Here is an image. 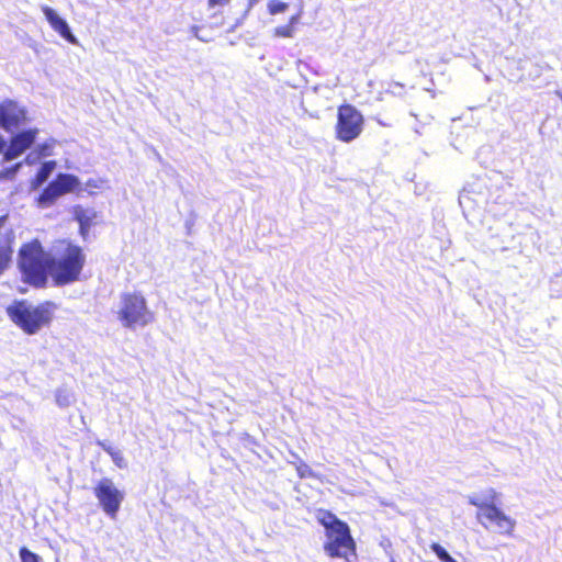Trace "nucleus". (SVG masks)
<instances>
[{"mask_svg": "<svg viewBox=\"0 0 562 562\" xmlns=\"http://www.w3.org/2000/svg\"><path fill=\"white\" fill-rule=\"evenodd\" d=\"M258 0H249V7H252Z\"/></svg>", "mask_w": 562, "mask_h": 562, "instance_id": "a878e982", "label": "nucleus"}, {"mask_svg": "<svg viewBox=\"0 0 562 562\" xmlns=\"http://www.w3.org/2000/svg\"><path fill=\"white\" fill-rule=\"evenodd\" d=\"M315 517L325 529L326 540L323 548L329 558L349 561L350 557H356V541L346 521L324 508H318Z\"/></svg>", "mask_w": 562, "mask_h": 562, "instance_id": "f03ea898", "label": "nucleus"}, {"mask_svg": "<svg viewBox=\"0 0 562 562\" xmlns=\"http://www.w3.org/2000/svg\"><path fill=\"white\" fill-rule=\"evenodd\" d=\"M29 121L27 110L18 101L4 99L0 102V127L5 132L20 130Z\"/></svg>", "mask_w": 562, "mask_h": 562, "instance_id": "6e6552de", "label": "nucleus"}, {"mask_svg": "<svg viewBox=\"0 0 562 562\" xmlns=\"http://www.w3.org/2000/svg\"><path fill=\"white\" fill-rule=\"evenodd\" d=\"M231 0H207L210 10L228 5Z\"/></svg>", "mask_w": 562, "mask_h": 562, "instance_id": "b1692460", "label": "nucleus"}, {"mask_svg": "<svg viewBox=\"0 0 562 562\" xmlns=\"http://www.w3.org/2000/svg\"><path fill=\"white\" fill-rule=\"evenodd\" d=\"M56 168L55 160H48L42 164L34 178L31 180V187L37 189L41 187L52 175Z\"/></svg>", "mask_w": 562, "mask_h": 562, "instance_id": "4468645a", "label": "nucleus"}, {"mask_svg": "<svg viewBox=\"0 0 562 562\" xmlns=\"http://www.w3.org/2000/svg\"><path fill=\"white\" fill-rule=\"evenodd\" d=\"M57 305L52 301H44L32 305L26 300H15L5 312L10 321L24 334L35 335L41 329L49 327Z\"/></svg>", "mask_w": 562, "mask_h": 562, "instance_id": "7ed1b4c3", "label": "nucleus"}, {"mask_svg": "<svg viewBox=\"0 0 562 562\" xmlns=\"http://www.w3.org/2000/svg\"><path fill=\"white\" fill-rule=\"evenodd\" d=\"M288 8H289L288 3L278 1V0H272L268 3V11L272 15L282 13V12L286 11Z\"/></svg>", "mask_w": 562, "mask_h": 562, "instance_id": "aec40b11", "label": "nucleus"}, {"mask_svg": "<svg viewBox=\"0 0 562 562\" xmlns=\"http://www.w3.org/2000/svg\"><path fill=\"white\" fill-rule=\"evenodd\" d=\"M42 12L44 13L47 22L49 23L50 27L58 33L64 40L71 44H76L77 40L75 35L71 33L68 23L61 19L54 9H52L48 5L42 7Z\"/></svg>", "mask_w": 562, "mask_h": 562, "instance_id": "9b49d317", "label": "nucleus"}, {"mask_svg": "<svg viewBox=\"0 0 562 562\" xmlns=\"http://www.w3.org/2000/svg\"><path fill=\"white\" fill-rule=\"evenodd\" d=\"M87 255L85 248L72 240H57L53 252H47L34 238L21 245L18 266L25 283L42 289L48 278L55 286H65L81 280Z\"/></svg>", "mask_w": 562, "mask_h": 562, "instance_id": "f257e3e1", "label": "nucleus"}, {"mask_svg": "<svg viewBox=\"0 0 562 562\" xmlns=\"http://www.w3.org/2000/svg\"><path fill=\"white\" fill-rule=\"evenodd\" d=\"M300 18H301V15L299 13L292 15L285 25L277 26L273 30V35L277 37H284V38L293 37L295 30H296V25L300 22Z\"/></svg>", "mask_w": 562, "mask_h": 562, "instance_id": "dca6fc26", "label": "nucleus"}, {"mask_svg": "<svg viewBox=\"0 0 562 562\" xmlns=\"http://www.w3.org/2000/svg\"><path fill=\"white\" fill-rule=\"evenodd\" d=\"M9 220V214L0 215V274H2L12 263L15 233L13 228H4Z\"/></svg>", "mask_w": 562, "mask_h": 562, "instance_id": "9d476101", "label": "nucleus"}, {"mask_svg": "<svg viewBox=\"0 0 562 562\" xmlns=\"http://www.w3.org/2000/svg\"><path fill=\"white\" fill-rule=\"evenodd\" d=\"M19 553L22 562H41L40 557L25 547H22Z\"/></svg>", "mask_w": 562, "mask_h": 562, "instance_id": "4be33fe9", "label": "nucleus"}, {"mask_svg": "<svg viewBox=\"0 0 562 562\" xmlns=\"http://www.w3.org/2000/svg\"><path fill=\"white\" fill-rule=\"evenodd\" d=\"M405 91V86L401 82H392L389 86L387 92L393 95H401Z\"/></svg>", "mask_w": 562, "mask_h": 562, "instance_id": "5701e85b", "label": "nucleus"}, {"mask_svg": "<svg viewBox=\"0 0 562 562\" xmlns=\"http://www.w3.org/2000/svg\"><path fill=\"white\" fill-rule=\"evenodd\" d=\"M117 318L126 328L145 327L154 322V313L140 292H126L121 295Z\"/></svg>", "mask_w": 562, "mask_h": 562, "instance_id": "20e7f679", "label": "nucleus"}, {"mask_svg": "<svg viewBox=\"0 0 562 562\" xmlns=\"http://www.w3.org/2000/svg\"><path fill=\"white\" fill-rule=\"evenodd\" d=\"M25 162H26V164H31L30 156H27V157L25 158Z\"/></svg>", "mask_w": 562, "mask_h": 562, "instance_id": "bb28decb", "label": "nucleus"}, {"mask_svg": "<svg viewBox=\"0 0 562 562\" xmlns=\"http://www.w3.org/2000/svg\"><path fill=\"white\" fill-rule=\"evenodd\" d=\"M61 196L56 189V184L50 181L40 193L37 198V204L43 207L53 205L56 200Z\"/></svg>", "mask_w": 562, "mask_h": 562, "instance_id": "2eb2a0df", "label": "nucleus"}, {"mask_svg": "<svg viewBox=\"0 0 562 562\" xmlns=\"http://www.w3.org/2000/svg\"><path fill=\"white\" fill-rule=\"evenodd\" d=\"M364 128V117L361 112L350 103L340 104L337 109L335 137L342 143L357 139Z\"/></svg>", "mask_w": 562, "mask_h": 562, "instance_id": "39448f33", "label": "nucleus"}, {"mask_svg": "<svg viewBox=\"0 0 562 562\" xmlns=\"http://www.w3.org/2000/svg\"><path fill=\"white\" fill-rule=\"evenodd\" d=\"M470 504L477 508L476 519L483 527H494L502 535H513L516 526L515 520L508 517L493 503L481 502L473 498L470 499Z\"/></svg>", "mask_w": 562, "mask_h": 562, "instance_id": "423d86ee", "label": "nucleus"}, {"mask_svg": "<svg viewBox=\"0 0 562 562\" xmlns=\"http://www.w3.org/2000/svg\"><path fill=\"white\" fill-rule=\"evenodd\" d=\"M5 145H7L5 139H4V137L0 134V154H3L4 148H5Z\"/></svg>", "mask_w": 562, "mask_h": 562, "instance_id": "393cba45", "label": "nucleus"}, {"mask_svg": "<svg viewBox=\"0 0 562 562\" xmlns=\"http://www.w3.org/2000/svg\"><path fill=\"white\" fill-rule=\"evenodd\" d=\"M99 445L112 458V460L116 467H119L121 469L126 467V461H125L123 454L121 453V451L114 449L111 446H105L104 443H99Z\"/></svg>", "mask_w": 562, "mask_h": 562, "instance_id": "f3484780", "label": "nucleus"}, {"mask_svg": "<svg viewBox=\"0 0 562 562\" xmlns=\"http://www.w3.org/2000/svg\"><path fill=\"white\" fill-rule=\"evenodd\" d=\"M430 549L434 551V553L438 557V559L442 562H458L454 560L447 551L446 549L440 546L437 542H432L430 544Z\"/></svg>", "mask_w": 562, "mask_h": 562, "instance_id": "a211bd4d", "label": "nucleus"}, {"mask_svg": "<svg viewBox=\"0 0 562 562\" xmlns=\"http://www.w3.org/2000/svg\"><path fill=\"white\" fill-rule=\"evenodd\" d=\"M38 132L36 127L22 131L18 130L16 133L10 136L9 144L5 145L3 160L11 161L30 149L35 143Z\"/></svg>", "mask_w": 562, "mask_h": 562, "instance_id": "1a4fd4ad", "label": "nucleus"}, {"mask_svg": "<svg viewBox=\"0 0 562 562\" xmlns=\"http://www.w3.org/2000/svg\"><path fill=\"white\" fill-rule=\"evenodd\" d=\"M52 182L56 184L60 195L70 193L80 186L79 179L70 173H58Z\"/></svg>", "mask_w": 562, "mask_h": 562, "instance_id": "ddd939ff", "label": "nucleus"}, {"mask_svg": "<svg viewBox=\"0 0 562 562\" xmlns=\"http://www.w3.org/2000/svg\"><path fill=\"white\" fill-rule=\"evenodd\" d=\"M295 470L300 479H310L315 476L311 467L302 460L295 463Z\"/></svg>", "mask_w": 562, "mask_h": 562, "instance_id": "6ab92c4d", "label": "nucleus"}, {"mask_svg": "<svg viewBox=\"0 0 562 562\" xmlns=\"http://www.w3.org/2000/svg\"><path fill=\"white\" fill-rule=\"evenodd\" d=\"M21 167H22V162H16L15 165H13L11 167L2 169L0 171V178L7 179V180H12Z\"/></svg>", "mask_w": 562, "mask_h": 562, "instance_id": "412c9836", "label": "nucleus"}, {"mask_svg": "<svg viewBox=\"0 0 562 562\" xmlns=\"http://www.w3.org/2000/svg\"><path fill=\"white\" fill-rule=\"evenodd\" d=\"M97 218V212L92 210H86L82 207H77L75 210V220L79 224V234L86 239L89 235V231Z\"/></svg>", "mask_w": 562, "mask_h": 562, "instance_id": "f8f14e48", "label": "nucleus"}, {"mask_svg": "<svg viewBox=\"0 0 562 562\" xmlns=\"http://www.w3.org/2000/svg\"><path fill=\"white\" fill-rule=\"evenodd\" d=\"M102 510L112 519H115L124 501V492L120 491L111 479H101L93 487Z\"/></svg>", "mask_w": 562, "mask_h": 562, "instance_id": "0eeeda50", "label": "nucleus"}]
</instances>
